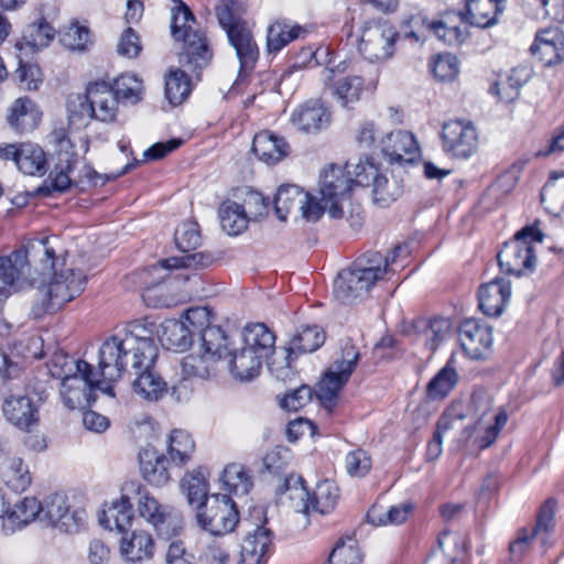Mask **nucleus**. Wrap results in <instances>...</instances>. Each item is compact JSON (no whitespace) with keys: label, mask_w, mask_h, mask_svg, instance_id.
Masks as SVG:
<instances>
[{"label":"nucleus","mask_w":564,"mask_h":564,"mask_svg":"<svg viewBox=\"0 0 564 564\" xmlns=\"http://www.w3.org/2000/svg\"><path fill=\"white\" fill-rule=\"evenodd\" d=\"M155 325L144 319L133 321L108 337L99 347V371L105 380L117 381L128 365L135 370L151 365L158 358V347L152 338Z\"/></svg>","instance_id":"f257e3e1"},{"label":"nucleus","mask_w":564,"mask_h":564,"mask_svg":"<svg viewBox=\"0 0 564 564\" xmlns=\"http://www.w3.org/2000/svg\"><path fill=\"white\" fill-rule=\"evenodd\" d=\"M52 267L42 268L40 262L34 264L35 270H53V275L47 283L40 284L33 294V305L31 314L34 318H41L43 315L54 313L61 310L66 303L77 297L85 289L86 275L83 271L67 267L65 259L56 256L52 259Z\"/></svg>","instance_id":"f03ea898"},{"label":"nucleus","mask_w":564,"mask_h":564,"mask_svg":"<svg viewBox=\"0 0 564 564\" xmlns=\"http://www.w3.org/2000/svg\"><path fill=\"white\" fill-rule=\"evenodd\" d=\"M501 2L502 0H466L465 13H447L438 21H427L419 14L412 17L409 22L414 28L425 26L446 44H459L466 39V26L460 28L454 24V18L462 23L468 22L478 28H488L497 23V15L502 11Z\"/></svg>","instance_id":"7ed1b4c3"},{"label":"nucleus","mask_w":564,"mask_h":564,"mask_svg":"<svg viewBox=\"0 0 564 564\" xmlns=\"http://www.w3.org/2000/svg\"><path fill=\"white\" fill-rule=\"evenodd\" d=\"M389 265V257L379 251L364 253L350 268L339 272L334 283L335 296L345 304L362 299L384 276Z\"/></svg>","instance_id":"20e7f679"},{"label":"nucleus","mask_w":564,"mask_h":564,"mask_svg":"<svg viewBox=\"0 0 564 564\" xmlns=\"http://www.w3.org/2000/svg\"><path fill=\"white\" fill-rule=\"evenodd\" d=\"M57 238L29 241L8 257H0V297H8L17 284L30 273V267L40 262L42 268L52 267Z\"/></svg>","instance_id":"39448f33"},{"label":"nucleus","mask_w":564,"mask_h":564,"mask_svg":"<svg viewBox=\"0 0 564 564\" xmlns=\"http://www.w3.org/2000/svg\"><path fill=\"white\" fill-rule=\"evenodd\" d=\"M171 10V34L175 41L183 42V51L178 62L192 72L199 70L208 65L212 52L205 35L194 30L195 17L189 8L181 0H173Z\"/></svg>","instance_id":"423d86ee"},{"label":"nucleus","mask_w":564,"mask_h":564,"mask_svg":"<svg viewBox=\"0 0 564 564\" xmlns=\"http://www.w3.org/2000/svg\"><path fill=\"white\" fill-rule=\"evenodd\" d=\"M219 25L226 31L240 63L239 75L248 74L256 65L259 48L247 23L238 15L234 0H221L216 8Z\"/></svg>","instance_id":"0eeeda50"},{"label":"nucleus","mask_w":564,"mask_h":564,"mask_svg":"<svg viewBox=\"0 0 564 564\" xmlns=\"http://www.w3.org/2000/svg\"><path fill=\"white\" fill-rule=\"evenodd\" d=\"M543 232L534 225L519 230L512 240L506 242L498 252V263L507 274L520 276L532 272L535 264L533 243H541Z\"/></svg>","instance_id":"6e6552de"},{"label":"nucleus","mask_w":564,"mask_h":564,"mask_svg":"<svg viewBox=\"0 0 564 564\" xmlns=\"http://www.w3.org/2000/svg\"><path fill=\"white\" fill-rule=\"evenodd\" d=\"M285 487L294 510L306 514H327L335 509L339 498L338 487L328 479L318 482L312 495L300 476L288 478Z\"/></svg>","instance_id":"1a4fd4ad"},{"label":"nucleus","mask_w":564,"mask_h":564,"mask_svg":"<svg viewBox=\"0 0 564 564\" xmlns=\"http://www.w3.org/2000/svg\"><path fill=\"white\" fill-rule=\"evenodd\" d=\"M352 188L350 165L341 167L330 164L321 173L319 195L323 213L327 210L332 218L339 219L344 216L343 203L349 197Z\"/></svg>","instance_id":"9d476101"},{"label":"nucleus","mask_w":564,"mask_h":564,"mask_svg":"<svg viewBox=\"0 0 564 564\" xmlns=\"http://www.w3.org/2000/svg\"><path fill=\"white\" fill-rule=\"evenodd\" d=\"M359 360V351L352 345L343 348L340 359L334 361L318 383L316 395L328 411L336 405L339 392L349 380Z\"/></svg>","instance_id":"9b49d317"},{"label":"nucleus","mask_w":564,"mask_h":564,"mask_svg":"<svg viewBox=\"0 0 564 564\" xmlns=\"http://www.w3.org/2000/svg\"><path fill=\"white\" fill-rule=\"evenodd\" d=\"M248 521L254 527L241 544L240 557L243 564H265L272 546V531L265 527L268 519L263 507L250 509Z\"/></svg>","instance_id":"f8f14e48"},{"label":"nucleus","mask_w":564,"mask_h":564,"mask_svg":"<svg viewBox=\"0 0 564 564\" xmlns=\"http://www.w3.org/2000/svg\"><path fill=\"white\" fill-rule=\"evenodd\" d=\"M198 524L214 535L231 532L239 521L238 510L228 495H213L197 510Z\"/></svg>","instance_id":"ddd939ff"},{"label":"nucleus","mask_w":564,"mask_h":564,"mask_svg":"<svg viewBox=\"0 0 564 564\" xmlns=\"http://www.w3.org/2000/svg\"><path fill=\"white\" fill-rule=\"evenodd\" d=\"M274 212L285 221L289 214H295L308 221H316L323 215L321 203L296 185H282L274 197Z\"/></svg>","instance_id":"4468645a"},{"label":"nucleus","mask_w":564,"mask_h":564,"mask_svg":"<svg viewBox=\"0 0 564 564\" xmlns=\"http://www.w3.org/2000/svg\"><path fill=\"white\" fill-rule=\"evenodd\" d=\"M138 495V512L153 527L158 535L169 539L182 530V518L175 509L160 503L147 491L139 490Z\"/></svg>","instance_id":"2eb2a0df"},{"label":"nucleus","mask_w":564,"mask_h":564,"mask_svg":"<svg viewBox=\"0 0 564 564\" xmlns=\"http://www.w3.org/2000/svg\"><path fill=\"white\" fill-rule=\"evenodd\" d=\"M51 142L56 148L57 162L50 173L51 187L64 192L70 187L75 178L70 176L75 165L78 163V153L64 129H56L51 133Z\"/></svg>","instance_id":"dca6fc26"},{"label":"nucleus","mask_w":564,"mask_h":564,"mask_svg":"<svg viewBox=\"0 0 564 564\" xmlns=\"http://www.w3.org/2000/svg\"><path fill=\"white\" fill-rule=\"evenodd\" d=\"M42 520L61 532L76 533L86 521L84 510L69 511L67 498L61 494L48 496L42 505Z\"/></svg>","instance_id":"f3484780"},{"label":"nucleus","mask_w":564,"mask_h":564,"mask_svg":"<svg viewBox=\"0 0 564 564\" xmlns=\"http://www.w3.org/2000/svg\"><path fill=\"white\" fill-rule=\"evenodd\" d=\"M95 386L97 381L91 368L85 373L82 372L61 382L59 393L65 406L69 410H84L89 406L96 400Z\"/></svg>","instance_id":"a211bd4d"},{"label":"nucleus","mask_w":564,"mask_h":564,"mask_svg":"<svg viewBox=\"0 0 564 564\" xmlns=\"http://www.w3.org/2000/svg\"><path fill=\"white\" fill-rule=\"evenodd\" d=\"M442 140L445 151L455 156L468 158L477 147L476 129L469 122L449 121L443 126Z\"/></svg>","instance_id":"6ab92c4d"},{"label":"nucleus","mask_w":564,"mask_h":564,"mask_svg":"<svg viewBox=\"0 0 564 564\" xmlns=\"http://www.w3.org/2000/svg\"><path fill=\"white\" fill-rule=\"evenodd\" d=\"M398 33L387 25H375L364 31L359 51L369 61H382L392 56Z\"/></svg>","instance_id":"aec40b11"},{"label":"nucleus","mask_w":564,"mask_h":564,"mask_svg":"<svg viewBox=\"0 0 564 564\" xmlns=\"http://www.w3.org/2000/svg\"><path fill=\"white\" fill-rule=\"evenodd\" d=\"M379 149L390 163H412L419 155L415 137L404 130H397L381 137Z\"/></svg>","instance_id":"412c9836"},{"label":"nucleus","mask_w":564,"mask_h":564,"mask_svg":"<svg viewBox=\"0 0 564 564\" xmlns=\"http://www.w3.org/2000/svg\"><path fill=\"white\" fill-rule=\"evenodd\" d=\"M459 343L465 354L471 359L488 356L492 345L491 329L475 321H465L458 332Z\"/></svg>","instance_id":"4be33fe9"},{"label":"nucleus","mask_w":564,"mask_h":564,"mask_svg":"<svg viewBox=\"0 0 564 564\" xmlns=\"http://www.w3.org/2000/svg\"><path fill=\"white\" fill-rule=\"evenodd\" d=\"M531 53L545 65L553 66L564 61V34L558 29H545L536 33Z\"/></svg>","instance_id":"5701e85b"},{"label":"nucleus","mask_w":564,"mask_h":564,"mask_svg":"<svg viewBox=\"0 0 564 564\" xmlns=\"http://www.w3.org/2000/svg\"><path fill=\"white\" fill-rule=\"evenodd\" d=\"M511 295V286L505 279H495L480 285L479 308L489 317L501 315Z\"/></svg>","instance_id":"b1692460"},{"label":"nucleus","mask_w":564,"mask_h":564,"mask_svg":"<svg viewBox=\"0 0 564 564\" xmlns=\"http://www.w3.org/2000/svg\"><path fill=\"white\" fill-rule=\"evenodd\" d=\"M2 412L10 423L21 430H29L39 420L37 408L24 394L10 393L6 395Z\"/></svg>","instance_id":"393cba45"},{"label":"nucleus","mask_w":564,"mask_h":564,"mask_svg":"<svg viewBox=\"0 0 564 564\" xmlns=\"http://www.w3.org/2000/svg\"><path fill=\"white\" fill-rule=\"evenodd\" d=\"M291 122L305 133H317L330 122L329 111L317 100H311L295 109Z\"/></svg>","instance_id":"a878e982"},{"label":"nucleus","mask_w":564,"mask_h":564,"mask_svg":"<svg viewBox=\"0 0 564 564\" xmlns=\"http://www.w3.org/2000/svg\"><path fill=\"white\" fill-rule=\"evenodd\" d=\"M152 265L149 269V274L154 279H158V282H151L145 285L142 293V299L148 306L152 307H172L177 304V299L174 295L172 278L170 276V271H158L154 272Z\"/></svg>","instance_id":"bb28decb"},{"label":"nucleus","mask_w":564,"mask_h":564,"mask_svg":"<svg viewBox=\"0 0 564 564\" xmlns=\"http://www.w3.org/2000/svg\"><path fill=\"white\" fill-rule=\"evenodd\" d=\"M139 464L141 475L149 484L162 487L169 482V459L154 447H145L140 451Z\"/></svg>","instance_id":"cd10ccee"},{"label":"nucleus","mask_w":564,"mask_h":564,"mask_svg":"<svg viewBox=\"0 0 564 564\" xmlns=\"http://www.w3.org/2000/svg\"><path fill=\"white\" fill-rule=\"evenodd\" d=\"M231 375L240 381H250L260 373L264 357L247 346L239 350H230L227 355Z\"/></svg>","instance_id":"c85d7f7f"},{"label":"nucleus","mask_w":564,"mask_h":564,"mask_svg":"<svg viewBox=\"0 0 564 564\" xmlns=\"http://www.w3.org/2000/svg\"><path fill=\"white\" fill-rule=\"evenodd\" d=\"M253 153L268 164H275L289 154L290 145L270 131L257 133L252 142Z\"/></svg>","instance_id":"c756f323"},{"label":"nucleus","mask_w":564,"mask_h":564,"mask_svg":"<svg viewBox=\"0 0 564 564\" xmlns=\"http://www.w3.org/2000/svg\"><path fill=\"white\" fill-rule=\"evenodd\" d=\"M41 116V111L31 99L18 98L12 104L7 120L13 130L25 133L37 127Z\"/></svg>","instance_id":"7c9ffc66"},{"label":"nucleus","mask_w":564,"mask_h":564,"mask_svg":"<svg viewBox=\"0 0 564 564\" xmlns=\"http://www.w3.org/2000/svg\"><path fill=\"white\" fill-rule=\"evenodd\" d=\"M138 377L133 381V391L142 399L148 401L160 400L167 391V384L162 377L155 372L154 362L142 365V368L135 370Z\"/></svg>","instance_id":"2f4dec72"},{"label":"nucleus","mask_w":564,"mask_h":564,"mask_svg":"<svg viewBox=\"0 0 564 564\" xmlns=\"http://www.w3.org/2000/svg\"><path fill=\"white\" fill-rule=\"evenodd\" d=\"M89 98L93 107L96 108L95 119L111 121L116 117L119 100L112 93L109 84L97 82L88 85Z\"/></svg>","instance_id":"473e14b6"},{"label":"nucleus","mask_w":564,"mask_h":564,"mask_svg":"<svg viewBox=\"0 0 564 564\" xmlns=\"http://www.w3.org/2000/svg\"><path fill=\"white\" fill-rule=\"evenodd\" d=\"M160 340L167 349L184 351L192 346L193 335L186 322L166 319L160 325L158 332Z\"/></svg>","instance_id":"72a5a7b5"},{"label":"nucleus","mask_w":564,"mask_h":564,"mask_svg":"<svg viewBox=\"0 0 564 564\" xmlns=\"http://www.w3.org/2000/svg\"><path fill=\"white\" fill-rule=\"evenodd\" d=\"M120 552L131 563L151 560L154 554L153 538L145 531H134L130 539L122 538Z\"/></svg>","instance_id":"f704fd0d"},{"label":"nucleus","mask_w":564,"mask_h":564,"mask_svg":"<svg viewBox=\"0 0 564 564\" xmlns=\"http://www.w3.org/2000/svg\"><path fill=\"white\" fill-rule=\"evenodd\" d=\"M306 33V29L299 24H292L286 20L275 21L268 28L267 51L269 54H276L289 43Z\"/></svg>","instance_id":"c9c22d12"},{"label":"nucleus","mask_w":564,"mask_h":564,"mask_svg":"<svg viewBox=\"0 0 564 564\" xmlns=\"http://www.w3.org/2000/svg\"><path fill=\"white\" fill-rule=\"evenodd\" d=\"M42 520V503L34 497H25L19 502L10 507V513L3 522V530L13 532L15 529H20L36 518Z\"/></svg>","instance_id":"e433bc0d"},{"label":"nucleus","mask_w":564,"mask_h":564,"mask_svg":"<svg viewBox=\"0 0 564 564\" xmlns=\"http://www.w3.org/2000/svg\"><path fill=\"white\" fill-rule=\"evenodd\" d=\"M55 36V30L45 19H39L25 26L22 39L15 47L22 51L25 47L37 51L47 47Z\"/></svg>","instance_id":"4c0bfd02"},{"label":"nucleus","mask_w":564,"mask_h":564,"mask_svg":"<svg viewBox=\"0 0 564 564\" xmlns=\"http://www.w3.org/2000/svg\"><path fill=\"white\" fill-rule=\"evenodd\" d=\"M132 506L130 499L127 496H121L118 500H115L111 506L102 511L99 518V522L106 529L118 530L124 532L132 522Z\"/></svg>","instance_id":"58836bf2"},{"label":"nucleus","mask_w":564,"mask_h":564,"mask_svg":"<svg viewBox=\"0 0 564 564\" xmlns=\"http://www.w3.org/2000/svg\"><path fill=\"white\" fill-rule=\"evenodd\" d=\"M243 345L264 358L274 351L275 336L262 323L247 325L242 333Z\"/></svg>","instance_id":"ea45409f"},{"label":"nucleus","mask_w":564,"mask_h":564,"mask_svg":"<svg viewBox=\"0 0 564 564\" xmlns=\"http://www.w3.org/2000/svg\"><path fill=\"white\" fill-rule=\"evenodd\" d=\"M89 368H91V366L88 362L76 360L62 350L55 351L47 362L50 375L55 379H59L62 382L82 372L85 373Z\"/></svg>","instance_id":"a19ab883"},{"label":"nucleus","mask_w":564,"mask_h":564,"mask_svg":"<svg viewBox=\"0 0 564 564\" xmlns=\"http://www.w3.org/2000/svg\"><path fill=\"white\" fill-rule=\"evenodd\" d=\"M18 169L25 175L42 176L47 170L45 152L41 147L33 143L20 144V156Z\"/></svg>","instance_id":"79ce46f5"},{"label":"nucleus","mask_w":564,"mask_h":564,"mask_svg":"<svg viewBox=\"0 0 564 564\" xmlns=\"http://www.w3.org/2000/svg\"><path fill=\"white\" fill-rule=\"evenodd\" d=\"M2 478L4 484L13 491H24L32 482L29 466L21 457H9L2 466Z\"/></svg>","instance_id":"37998d69"},{"label":"nucleus","mask_w":564,"mask_h":564,"mask_svg":"<svg viewBox=\"0 0 564 564\" xmlns=\"http://www.w3.org/2000/svg\"><path fill=\"white\" fill-rule=\"evenodd\" d=\"M88 88L84 95H73L67 101L68 122L76 129L86 127L95 119L96 108L90 102Z\"/></svg>","instance_id":"c03bdc74"},{"label":"nucleus","mask_w":564,"mask_h":564,"mask_svg":"<svg viewBox=\"0 0 564 564\" xmlns=\"http://www.w3.org/2000/svg\"><path fill=\"white\" fill-rule=\"evenodd\" d=\"M202 341V350L207 352V358H216L217 360L227 358L228 336L220 326L210 325L198 334Z\"/></svg>","instance_id":"a18cd8bd"},{"label":"nucleus","mask_w":564,"mask_h":564,"mask_svg":"<svg viewBox=\"0 0 564 564\" xmlns=\"http://www.w3.org/2000/svg\"><path fill=\"white\" fill-rule=\"evenodd\" d=\"M183 492L186 495L188 505L197 510L209 500L208 485L202 470H193L184 476L181 482Z\"/></svg>","instance_id":"49530a36"},{"label":"nucleus","mask_w":564,"mask_h":564,"mask_svg":"<svg viewBox=\"0 0 564 564\" xmlns=\"http://www.w3.org/2000/svg\"><path fill=\"white\" fill-rule=\"evenodd\" d=\"M112 93L121 104L135 105L142 99L143 83L133 74H122L110 85Z\"/></svg>","instance_id":"de8ad7c7"},{"label":"nucleus","mask_w":564,"mask_h":564,"mask_svg":"<svg viewBox=\"0 0 564 564\" xmlns=\"http://www.w3.org/2000/svg\"><path fill=\"white\" fill-rule=\"evenodd\" d=\"M325 341V333L317 325L304 326L296 332L290 341V351L297 354L313 352Z\"/></svg>","instance_id":"09e8293b"},{"label":"nucleus","mask_w":564,"mask_h":564,"mask_svg":"<svg viewBox=\"0 0 564 564\" xmlns=\"http://www.w3.org/2000/svg\"><path fill=\"white\" fill-rule=\"evenodd\" d=\"M195 451L192 436L183 430H174L169 436L167 453L176 466L185 465Z\"/></svg>","instance_id":"8fccbe9b"},{"label":"nucleus","mask_w":564,"mask_h":564,"mask_svg":"<svg viewBox=\"0 0 564 564\" xmlns=\"http://www.w3.org/2000/svg\"><path fill=\"white\" fill-rule=\"evenodd\" d=\"M214 262V257L208 252H194L182 256L172 257L159 261L153 268L154 272L170 271L171 269L192 268L195 270L209 267Z\"/></svg>","instance_id":"3c124183"},{"label":"nucleus","mask_w":564,"mask_h":564,"mask_svg":"<svg viewBox=\"0 0 564 564\" xmlns=\"http://www.w3.org/2000/svg\"><path fill=\"white\" fill-rule=\"evenodd\" d=\"M219 218L223 229L230 236L242 232L250 219L242 213L237 200H226L219 207Z\"/></svg>","instance_id":"603ef678"},{"label":"nucleus","mask_w":564,"mask_h":564,"mask_svg":"<svg viewBox=\"0 0 564 564\" xmlns=\"http://www.w3.org/2000/svg\"><path fill=\"white\" fill-rule=\"evenodd\" d=\"M238 206L250 220H257L268 213L269 202L259 192L248 187L240 188L235 194Z\"/></svg>","instance_id":"864d4df0"},{"label":"nucleus","mask_w":564,"mask_h":564,"mask_svg":"<svg viewBox=\"0 0 564 564\" xmlns=\"http://www.w3.org/2000/svg\"><path fill=\"white\" fill-rule=\"evenodd\" d=\"M225 489L236 496H246L252 488L251 477L240 464H229L221 476Z\"/></svg>","instance_id":"5fc2aeb1"},{"label":"nucleus","mask_w":564,"mask_h":564,"mask_svg":"<svg viewBox=\"0 0 564 564\" xmlns=\"http://www.w3.org/2000/svg\"><path fill=\"white\" fill-rule=\"evenodd\" d=\"M191 79L185 70L174 69L165 78V97L173 106L181 105L191 94Z\"/></svg>","instance_id":"6e6d98bb"},{"label":"nucleus","mask_w":564,"mask_h":564,"mask_svg":"<svg viewBox=\"0 0 564 564\" xmlns=\"http://www.w3.org/2000/svg\"><path fill=\"white\" fill-rule=\"evenodd\" d=\"M458 381V375L453 366V361L448 360L435 377L427 384V394L431 399L444 398L455 387Z\"/></svg>","instance_id":"4d7b16f0"},{"label":"nucleus","mask_w":564,"mask_h":564,"mask_svg":"<svg viewBox=\"0 0 564 564\" xmlns=\"http://www.w3.org/2000/svg\"><path fill=\"white\" fill-rule=\"evenodd\" d=\"M364 89V79L357 75L343 77L335 82L333 94L343 107H349L360 99Z\"/></svg>","instance_id":"13d9d810"},{"label":"nucleus","mask_w":564,"mask_h":564,"mask_svg":"<svg viewBox=\"0 0 564 564\" xmlns=\"http://www.w3.org/2000/svg\"><path fill=\"white\" fill-rule=\"evenodd\" d=\"M438 545L444 549L451 564H466L467 539L465 535L444 531L438 538Z\"/></svg>","instance_id":"bf43d9fd"},{"label":"nucleus","mask_w":564,"mask_h":564,"mask_svg":"<svg viewBox=\"0 0 564 564\" xmlns=\"http://www.w3.org/2000/svg\"><path fill=\"white\" fill-rule=\"evenodd\" d=\"M59 42L69 51L85 52L91 43L89 29L77 22L72 23L62 31Z\"/></svg>","instance_id":"052dcab7"},{"label":"nucleus","mask_w":564,"mask_h":564,"mask_svg":"<svg viewBox=\"0 0 564 564\" xmlns=\"http://www.w3.org/2000/svg\"><path fill=\"white\" fill-rule=\"evenodd\" d=\"M174 239L177 248L186 253L195 250L202 242L198 225L194 221L181 224L174 232Z\"/></svg>","instance_id":"680f3d73"},{"label":"nucleus","mask_w":564,"mask_h":564,"mask_svg":"<svg viewBox=\"0 0 564 564\" xmlns=\"http://www.w3.org/2000/svg\"><path fill=\"white\" fill-rule=\"evenodd\" d=\"M218 361L216 358H207L204 350L200 355H188L182 360L183 372L187 376L199 378L208 377L213 371V365Z\"/></svg>","instance_id":"e2e57ef3"},{"label":"nucleus","mask_w":564,"mask_h":564,"mask_svg":"<svg viewBox=\"0 0 564 564\" xmlns=\"http://www.w3.org/2000/svg\"><path fill=\"white\" fill-rule=\"evenodd\" d=\"M350 165L352 185L372 186L377 178L381 175L378 166L370 158L360 160L358 163H347Z\"/></svg>","instance_id":"0e129e2a"},{"label":"nucleus","mask_w":564,"mask_h":564,"mask_svg":"<svg viewBox=\"0 0 564 564\" xmlns=\"http://www.w3.org/2000/svg\"><path fill=\"white\" fill-rule=\"evenodd\" d=\"M361 553L354 540L338 541L328 556L329 564H359Z\"/></svg>","instance_id":"69168bd1"},{"label":"nucleus","mask_w":564,"mask_h":564,"mask_svg":"<svg viewBox=\"0 0 564 564\" xmlns=\"http://www.w3.org/2000/svg\"><path fill=\"white\" fill-rule=\"evenodd\" d=\"M372 194L376 203L388 206L400 196L401 191L397 182H389L386 176L380 175L372 184Z\"/></svg>","instance_id":"338daca9"},{"label":"nucleus","mask_w":564,"mask_h":564,"mask_svg":"<svg viewBox=\"0 0 564 564\" xmlns=\"http://www.w3.org/2000/svg\"><path fill=\"white\" fill-rule=\"evenodd\" d=\"M431 72L438 80H452L458 74L457 58L452 54H440L431 63Z\"/></svg>","instance_id":"774afa93"}]
</instances>
